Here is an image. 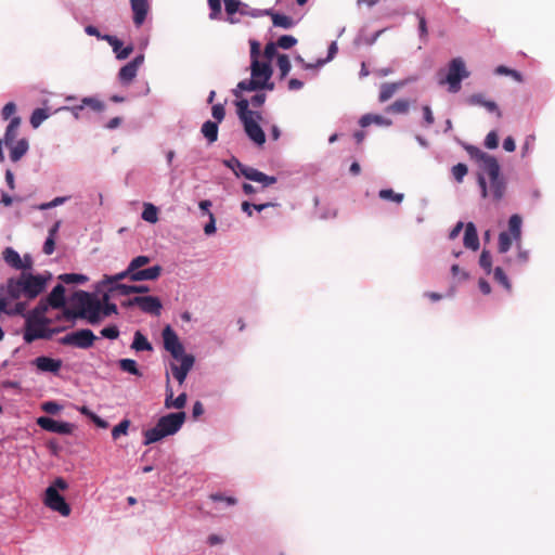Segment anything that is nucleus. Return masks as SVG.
I'll return each mask as SVG.
<instances>
[{"label":"nucleus","instance_id":"22","mask_svg":"<svg viewBox=\"0 0 555 555\" xmlns=\"http://www.w3.org/2000/svg\"><path fill=\"white\" fill-rule=\"evenodd\" d=\"M139 308L145 313L159 315L163 305L158 297L142 296V300Z\"/></svg>","mask_w":555,"mask_h":555},{"label":"nucleus","instance_id":"60","mask_svg":"<svg viewBox=\"0 0 555 555\" xmlns=\"http://www.w3.org/2000/svg\"><path fill=\"white\" fill-rule=\"evenodd\" d=\"M101 335L108 339H116L119 336V330L116 325L107 326L101 331Z\"/></svg>","mask_w":555,"mask_h":555},{"label":"nucleus","instance_id":"10","mask_svg":"<svg viewBox=\"0 0 555 555\" xmlns=\"http://www.w3.org/2000/svg\"><path fill=\"white\" fill-rule=\"evenodd\" d=\"M96 336L89 328H82L70 332L60 339L62 345L74 346L81 349H88L93 346Z\"/></svg>","mask_w":555,"mask_h":555},{"label":"nucleus","instance_id":"58","mask_svg":"<svg viewBox=\"0 0 555 555\" xmlns=\"http://www.w3.org/2000/svg\"><path fill=\"white\" fill-rule=\"evenodd\" d=\"M485 145L487 149L494 150L499 145V139L496 131H490L485 139Z\"/></svg>","mask_w":555,"mask_h":555},{"label":"nucleus","instance_id":"6","mask_svg":"<svg viewBox=\"0 0 555 555\" xmlns=\"http://www.w3.org/2000/svg\"><path fill=\"white\" fill-rule=\"evenodd\" d=\"M21 315L25 319L23 338L26 343H33L42 338H50L54 334V331L49 328L51 320L46 315L39 317L31 312H26V310Z\"/></svg>","mask_w":555,"mask_h":555},{"label":"nucleus","instance_id":"51","mask_svg":"<svg viewBox=\"0 0 555 555\" xmlns=\"http://www.w3.org/2000/svg\"><path fill=\"white\" fill-rule=\"evenodd\" d=\"M479 266L485 270L487 274L491 273L492 270V258L488 250H482L479 258Z\"/></svg>","mask_w":555,"mask_h":555},{"label":"nucleus","instance_id":"30","mask_svg":"<svg viewBox=\"0 0 555 555\" xmlns=\"http://www.w3.org/2000/svg\"><path fill=\"white\" fill-rule=\"evenodd\" d=\"M4 261L13 269L20 270L22 267V257L12 247H7L2 253Z\"/></svg>","mask_w":555,"mask_h":555},{"label":"nucleus","instance_id":"17","mask_svg":"<svg viewBox=\"0 0 555 555\" xmlns=\"http://www.w3.org/2000/svg\"><path fill=\"white\" fill-rule=\"evenodd\" d=\"M416 79H417L416 77H409V78H405V79H402V80H399V81H396V82H385V83H383L380 86V91H379V96H378L379 102L384 103V102L388 101L390 98L393 96V94L398 90L402 89L403 87H405L410 82L415 81Z\"/></svg>","mask_w":555,"mask_h":555},{"label":"nucleus","instance_id":"1","mask_svg":"<svg viewBox=\"0 0 555 555\" xmlns=\"http://www.w3.org/2000/svg\"><path fill=\"white\" fill-rule=\"evenodd\" d=\"M296 44L297 39L294 36L283 35L276 42H268L263 51H261L260 43L255 39H250V79L240 81L233 90L234 95L240 98L244 91H272L274 82L271 80L273 75L271 63L279 53L278 49L287 50Z\"/></svg>","mask_w":555,"mask_h":555},{"label":"nucleus","instance_id":"4","mask_svg":"<svg viewBox=\"0 0 555 555\" xmlns=\"http://www.w3.org/2000/svg\"><path fill=\"white\" fill-rule=\"evenodd\" d=\"M185 413L177 412L162 416L157 424L144 431V444H152L177 434L185 422Z\"/></svg>","mask_w":555,"mask_h":555},{"label":"nucleus","instance_id":"35","mask_svg":"<svg viewBox=\"0 0 555 555\" xmlns=\"http://www.w3.org/2000/svg\"><path fill=\"white\" fill-rule=\"evenodd\" d=\"M131 347L137 351H151L153 349L146 337L140 332L134 333Z\"/></svg>","mask_w":555,"mask_h":555},{"label":"nucleus","instance_id":"20","mask_svg":"<svg viewBox=\"0 0 555 555\" xmlns=\"http://www.w3.org/2000/svg\"><path fill=\"white\" fill-rule=\"evenodd\" d=\"M105 41L112 47L116 59L119 61L126 60L133 51L132 44L122 47V41L118 39L116 36L106 37Z\"/></svg>","mask_w":555,"mask_h":555},{"label":"nucleus","instance_id":"5","mask_svg":"<svg viewBox=\"0 0 555 555\" xmlns=\"http://www.w3.org/2000/svg\"><path fill=\"white\" fill-rule=\"evenodd\" d=\"M68 488L69 485L64 478H55L43 492V505L62 517H68L72 513V507L62 494Z\"/></svg>","mask_w":555,"mask_h":555},{"label":"nucleus","instance_id":"31","mask_svg":"<svg viewBox=\"0 0 555 555\" xmlns=\"http://www.w3.org/2000/svg\"><path fill=\"white\" fill-rule=\"evenodd\" d=\"M203 135L209 143H214L218 139V124L211 120H207L203 124L201 129Z\"/></svg>","mask_w":555,"mask_h":555},{"label":"nucleus","instance_id":"23","mask_svg":"<svg viewBox=\"0 0 555 555\" xmlns=\"http://www.w3.org/2000/svg\"><path fill=\"white\" fill-rule=\"evenodd\" d=\"M463 244L466 248L477 250L480 246L477 229L473 222L465 225Z\"/></svg>","mask_w":555,"mask_h":555},{"label":"nucleus","instance_id":"64","mask_svg":"<svg viewBox=\"0 0 555 555\" xmlns=\"http://www.w3.org/2000/svg\"><path fill=\"white\" fill-rule=\"evenodd\" d=\"M42 410L50 414H56L61 411V405L54 401H47L42 404Z\"/></svg>","mask_w":555,"mask_h":555},{"label":"nucleus","instance_id":"52","mask_svg":"<svg viewBox=\"0 0 555 555\" xmlns=\"http://www.w3.org/2000/svg\"><path fill=\"white\" fill-rule=\"evenodd\" d=\"M535 137L534 134L526 135L522 146H521V157L528 156L534 147Z\"/></svg>","mask_w":555,"mask_h":555},{"label":"nucleus","instance_id":"13","mask_svg":"<svg viewBox=\"0 0 555 555\" xmlns=\"http://www.w3.org/2000/svg\"><path fill=\"white\" fill-rule=\"evenodd\" d=\"M20 125L21 118L17 116H13L5 129L3 138L0 139V163H3L5 160L4 146L11 145L12 143L17 141L16 137Z\"/></svg>","mask_w":555,"mask_h":555},{"label":"nucleus","instance_id":"40","mask_svg":"<svg viewBox=\"0 0 555 555\" xmlns=\"http://www.w3.org/2000/svg\"><path fill=\"white\" fill-rule=\"evenodd\" d=\"M238 13L241 15H247V16H251V17H260V16H264V14H269L270 9H266V10L251 9L248 4L243 3L241 1Z\"/></svg>","mask_w":555,"mask_h":555},{"label":"nucleus","instance_id":"16","mask_svg":"<svg viewBox=\"0 0 555 555\" xmlns=\"http://www.w3.org/2000/svg\"><path fill=\"white\" fill-rule=\"evenodd\" d=\"M144 62V54L137 55L132 61L124 65L118 73L120 82L128 85L130 83L138 74L139 67Z\"/></svg>","mask_w":555,"mask_h":555},{"label":"nucleus","instance_id":"11","mask_svg":"<svg viewBox=\"0 0 555 555\" xmlns=\"http://www.w3.org/2000/svg\"><path fill=\"white\" fill-rule=\"evenodd\" d=\"M164 348L171 354L175 360L183 359V357H191L192 354L185 353L184 346L180 341L177 333L167 325L163 330Z\"/></svg>","mask_w":555,"mask_h":555},{"label":"nucleus","instance_id":"44","mask_svg":"<svg viewBox=\"0 0 555 555\" xmlns=\"http://www.w3.org/2000/svg\"><path fill=\"white\" fill-rule=\"evenodd\" d=\"M451 274L454 283L460 284L464 281H467L469 279L468 271L460 268L459 264H453L451 267Z\"/></svg>","mask_w":555,"mask_h":555},{"label":"nucleus","instance_id":"56","mask_svg":"<svg viewBox=\"0 0 555 555\" xmlns=\"http://www.w3.org/2000/svg\"><path fill=\"white\" fill-rule=\"evenodd\" d=\"M236 105L238 109V116L242 121H244L245 118H248V113H254L253 111L248 109L249 102L247 100H240Z\"/></svg>","mask_w":555,"mask_h":555},{"label":"nucleus","instance_id":"53","mask_svg":"<svg viewBox=\"0 0 555 555\" xmlns=\"http://www.w3.org/2000/svg\"><path fill=\"white\" fill-rule=\"evenodd\" d=\"M467 166L462 163L456 164L455 166L452 167V175L459 183L463 181L464 177L467 175Z\"/></svg>","mask_w":555,"mask_h":555},{"label":"nucleus","instance_id":"55","mask_svg":"<svg viewBox=\"0 0 555 555\" xmlns=\"http://www.w3.org/2000/svg\"><path fill=\"white\" fill-rule=\"evenodd\" d=\"M217 231L216 218L211 211H208V222L204 225V233L208 236L214 235Z\"/></svg>","mask_w":555,"mask_h":555},{"label":"nucleus","instance_id":"19","mask_svg":"<svg viewBox=\"0 0 555 555\" xmlns=\"http://www.w3.org/2000/svg\"><path fill=\"white\" fill-rule=\"evenodd\" d=\"M34 365L40 372H49L56 374L62 367V361L60 359H53L50 357H38L34 360Z\"/></svg>","mask_w":555,"mask_h":555},{"label":"nucleus","instance_id":"33","mask_svg":"<svg viewBox=\"0 0 555 555\" xmlns=\"http://www.w3.org/2000/svg\"><path fill=\"white\" fill-rule=\"evenodd\" d=\"M81 104L89 107L91 111L102 113L105 109V103L96 96H85L81 99Z\"/></svg>","mask_w":555,"mask_h":555},{"label":"nucleus","instance_id":"26","mask_svg":"<svg viewBox=\"0 0 555 555\" xmlns=\"http://www.w3.org/2000/svg\"><path fill=\"white\" fill-rule=\"evenodd\" d=\"M467 103L470 105L483 106L488 112L496 113L498 116L501 117V112L499 111L496 103L490 100H486L485 96L480 93L470 95L467 99Z\"/></svg>","mask_w":555,"mask_h":555},{"label":"nucleus","instance_id":"2","mask_svg":"<svg viewBox=\"0 0 555 555\" xmlns=\"http://www.w3.org/2000/svg\"><path fill=\"white\" fill-rule=\"evenodd\" d=\"M51 279L50 272L38 274L22 272L18 276L10 278L5 284H0V319L3 314L10 317L23 314L27 305L18 299L21 297L28 300L37 298L44 292Z\"/></svg>","mask_w":555,"mask_h":555},{"label":"nucleus","instance_id":"32","mask_svg":"<svg viewBox=\"0 0 555 555\" xmlns=\"http://www.w3.org/2000/svg\"><path fill=\"white\" fill-rule=\"evenodd\" d=\"M141 218L145 222L155 224L158 221V208L152 203H144Z\"/></svg>","mask_w":555,"mask_h":555},{"label":"nucleus","instance_id":"49","mask_svg":"<svg viewBox=\"0 0 555 555\" xmlns=\"http://www.w3.org/2000/svg\"><path fill=\"white\" fill-rule=\"evenodd\" d=\"M494 280L500 283L507 292H511L512 285L507 278V275L504 273L502 268L498 267L494 270Z\"/></svg>","mask_w":555,"mask_h":555},{"label":"nucleus","instance_id":"18","mask_svg":"<svg viewBox=\"0 0 555 555\" xmlns=\"http://www.w3.org/2000/svg\"><path fill=\"white\" fill-rule=\"evenodd\" d=\"M130 7L133 14V24L135 27L142 26L150 12L149 0H130Z\"/></svg>","mask_w":555,"mask_h":555},{"label":"nucleus","instance_id":"25","mask_svg":"<svg viewBox=\"0 0 555 555\" xmlns=\"http://www.w3.org/2000/svg\"><path fill=\"white\" fill-rule=\"evenodd\" d=\"M7 146L10 147V159L13 163L18 162L27 153L29 149L28 141L25 138H22L16 142L12 143L11 145Z\"/></svg>","mask_w":555,"mask_h":555},{"label":"nucleus","instance_id":"12","mask_svg":"<svg viewBox=\"0 0 555 555\" xmlns=\"http://www.w3.org/2000/svg\"><path fill=\"white\" fill-rule=\"evenodd\" d=\"M248 118H245L243 122L244 130L247 137L258 146H261L266 142V134L259 125L261 115L259 113H248Z\"/></svg>","mask_w":555,"mask_h":555},{"label":"nucleus","instance_id":"28","mask_svg":"<svg viewBox=\"0 0 555 555\" xmlns=\"http://www.w3.org/2000/svg\"><path fill=\"white\" fill-rule=\"evenodd\" d=\"M52 308H61L65 305V288L63 285H56L47 297Z\"/></svg>","mask_w":555,"mask_h":555},{"label":"nucleus","instance_id":"36","mask_svg":"<svg viewBox=\"0 0 555 555\" xmlns=\"http://www.w3.org/2000/svg\"><path fill=\"white\" fill-rule=\"evenodd\" d=\"M114 289L118 291L121 295H130L133 293H147L150 291L146 285H126L117 284Z\"/></svg>","mask_w":555,"mask_h":555},{"label":"nucleus","instance_id":"34","mask_svg":"<svg viewBox=\"0 0 555 555\" xmlns=\"http://www.w3.org/2000/svg\"><path fill=\"white\" fill-rule=\"evenodd\" d=\"M274 59H276L280 76L283 79L289 74L292 68L289 57L286 54L278 53Z\"/></svg>","mask_w":555,"mask_h":555},{"label":"nucleus","instance_id":"63","mask_svg":"<svg viewBox=\"0 0 555 555\" xmlns=\"http://www.w3.org/2000/svg\"><path fill=\"white\" fill-rule=\"evenodd\" d=\"M16 106L13 102H9L2 108L1 115L4 120L9 119L15 114Z\"/></svg>","mask_w":555,"mask_h":555},{"label":"nucleus","instance_id":"24","mask_svg":"<svg viewBox=\"0 0 555 555\" xmlns=\"http://www.w3.org/2000/svg\"><path fill=\"white\" fill-rule=\"evenodd\" d=\"M162 274V267L156 264L146 269H141L132 274V282L154 281Z\"/></svg>","mask_w":555,"mask_h":555},{"label":"nucleus","instance_id":"27","mask_svg":"<svg viewBox=\"0 0 555 555\" xmlns=\"http://www.w3.org/2000/svg\"><path fill=\"white\" fill-rule=\"evenodd\" d=\"M359 124L361 127H367L371 124H375L377 126H383V127H389L392 125V120L389 118H386L382 115L365 114L360 118Z\"/></svg>","mask_w":555,"mask_h":555},{"label":"nucleus","instance_id":"15","mask_svg":"<svg viewBox=\"0 0 555 555\" xmlns=\"http://www.w3.org/2000/svg\"><path fill=\"white\" fill-rule=\"evenodd\" d=\"M179 363H170V371L173 375V377L177 379V382L182 385L186 377L189 372L192 370L195 358L193 356L191 357H183V359L177 360Z\"/></svg>","mask_w":555,"mask_h":555},{"label":"nucleus","instance_id":"57","mask_svg":"<svg viewBox=\"0 0 555 555\" xmlns=\"http://www.w3.org/2000/svg\"><path fill=\"white\" fill-rule=\"evenodd\" d=\"M208 5L210 9L209 17L211 20L218 18L221 13V0H208Z\"/></svg>","mask_w":555,"mask_h":555},{"label":"nucleus","instance_id":"21","mask_svg":"<svg viewBox=\"0 0 555 555\" xmlns=\"http://www.w3.org/2000/svg\"><path fill=\"white\" fill-rule=\"evenodd\" d=\"M243 177L246 179L258 182L262 184L263 186H269L271 184H274L276 182V178L272 176H268L255 168L248 167L246 170L243 171Z\"/></svg>","mask_w":555,"mask_h":555},{"label":"nucleus","instance_id":"59","mask_svg":"<svg viewBox=\"0 0 555 555\" xmlns=\"http://www.w3.org/2000/svg\"><path fill=\"white\" fill-rule=\"evenodd\" d=\"M50 306V302L48 301V299H41L39 301V304L30 311L31 313L34 314H37V315H46L48 309H49Z\"/></svg>","mask_w":555,"mask_h":555},{"label":"nucleus","instance_id":"29","mask_svg":"<svg viewBox=\"0 0 555 555\" xmlns=\"http://www.w3.org/2000/svg\"><path fill=\"white\" fill-rule=\"evenodd\" d=\"M268 15L271 16L272 24L275 27L289 29L296 25V22L288 15L275 13L272 10H270V13Z\"/></svg>","mask_w":555,"mask_h":555},{"label":"nucleus","instance_id":"48","mask_svg":"<svg viewBox=\"0 0 555 555\" xmlns=\"http://www.w3.org/2000/svg\"><path fill=\"white\" fill-rule=\"evenodd\" d=\"M117 313V306L115 304L109 302V295H103V310H102V320L111 314Z\"/></svg>","mask_w":555,"mask_h":555},{"label":"nucleus","instance_id":"41","mask_svg":"<svg viewBox=\"0 0 555 555\" xmlns=\"http://www.w3.org/2000/svg\"><path fill=\"white\" fill-rule=\"evenodd\" d=\"M50 114L44 108H37L33 112L30 116V125L36 129L38 128L46 119H48Z\"/></svg>","mask_w":555,"mask_h":555},{"label":"nucleus","instance_id":"45","mask_svg":"<svg viewBox=\"0 0 555 555\" xmlns=\"http://www.w3.org/2000/svg\"><path fill=\"white\" fill-rule=\"evenodd\" d=\"M132 274L133 273H129L128 272V268H127L125 271H122L120 273H117L115 275H104V279L101 282V285L104 286V285H107V284H113V283H116V282H118L120 280H124L126 278H128L130 281H132Z\"/></svg>","mask_w":555,"mask_h":555},{"label":"nucleus","instance_id":"50","mask_svg":"<svg viewBox=\"0 0 555 555\" xmlns=\"http://www.w3.org/2000/svg\"><path fill=\"white\" fill-rule=\"evenodd\" d=\"M129 426H130V421L129 420H124L121 421L118 425H116L113 430H112V437L113 439H118L120 436L122 435H127L128 434V429H129Z\"/></svg>","mask_w":555,"mask_h":555},{"label":"nucleus","instance_id":"7","mask_svg":"<svg viewBox=\"0 0 555 555\" xmlns=\"http://www.w3.org/2000/svg\"><path fill=\"white\" fill-rule=\"evenodd\" d=\"M469 77V72L462 57H454L450 61L446 75L438 74V83L447 85L448 91L457 93L461 90L462 81Z\"/></svg>","mask_w":555,"mask_h":555},{"label":"nucleus","instance_id":"62","mask_svg":"<svg viewBox=\"0 0 555 555\" xmlns=\"http://www.w3.org/2000/svg\"><path fill=\"white\" fill-rule=\"evenodd\" d=\"M211 114H212V117L218 122H220L224 118L225 109L222 104H216L212 106Z\"/></svg>","mask_w":555,"mask_h":555},{"label":"nucleus","instance_id":"8","mask_svg":"<svg viewBox=\"0 0 555 555\" xmlns=\"http://www.w3.org/2000/svg\"><path fill=\"white\" fill-rule=\"evenodd\" d=\"M77 298L80 306V317L89 324L100 323L102 321L103 297L99 298L93 294L79 292Z\"/></svg>","mask_w":555,"mask_h":555},{"label":"nucleus","instance_id":"43","mask_svg":"<svg viewBox=\"0 0 555 555\" xmlns=\"http://www.w3.org/2000/svg\"><path fill=\"white\" fill-rule=\"evenodd\" d=\"M410 103L408 100L400 99L395 101L391 105H389L386 111L390 113L397 114H405L409 112Z\"/></svg>","mask_w":555,"mask_h":555},{"label":"nucleus","instance_id":"9","mask_svg":"<svg viewBox=\"0 0 555 555\" xmlns=\"http://www.w3.org/2000/svg\"><path fill=\"white\" fill-rule=\"evenodd\" d=\"M522 219L519 215H512L508 219V231L499 234V251L506 254L512 244L518 245L521 242Z\"/></svg>","mask_w":555,"mask_h":555},{"label":"nucleus","instance_id":"39","mask_svg":"<svg viewBox=\"0 0 555 555\" xmlns=\"http://www.w3.org/2000/svg\"><path fill=\"white\" fill-rule=\"evenodd\" d=\"M59 279L65 284H83L88 281V276L79 273H64Z\"/></svg>","mask_w":555,"mask_h":555},{"label":"nucleus","instance_id":"42","mask_svg":"<svg viewBox=\"0 0 555 555\" xmlns=\"http://www.w3.org/2000/svg\"><path fill=\"white\" fill-rule=\"evenodd\" d=\"M223 165L230 168L236 177L243 176V171L248 167L244 166L237 158L231 157L223 160Z\"/></svg>","mask_w":555,"mask_h":555},{"label":"nucleus","instance_id":"3","mask_svg":"<svg viewBox=\"0 0 555 555\" xmlns=\"http://www.w3.org/2000/svg\"><path fill=\"white\" fill-rule=\"evenodd\" d=\"M468 152L478 163V185L481 196L492 202L503 199L506 192V183L500 175V165L495 157L482 152L477 147H469Z\"/></svg>","mask_w":555,"mask_h":555},{"label":"nucleus","instance_id":"54","mask_svg":"<svg viewBox=\"0 0 555 555\" xmlns=\"http://www.w3.org/2000/svg\"><path fill=\"white\" fill-rule=\"evenodd\" d=\"M210 499L214 502H220V503L224 504L225 506H233L237 502V500L234 496H227V495L219 494V493L211 494Z\"/></svg>","mask_w":555,"mask_h":555},{"label":"nucleus","instance_id":"38","mask_svg":"<svg viewBox=\"0 0 555 555\" xmlns=\"http://www.w3.org/2000/svg\"><path fill=\"white\" fill-rule=\"evenodd\" d=\"M151 258L149 256H137L134 257L128 264V272L135 273V271H140L144 266L149 264Z\"/></svg>","mask_w":555,"mask_h":555},{"label":"nucleus","instance_id":"46","mask_svg":"<svg viewBox=\"0 0 555 555\" xmlns=\"http://www.w3.org/2000/svg\"><path fill=\"white\" fill-rule=\"evenodd\" d=\"M378 196L382 199L396 202L398 204L401 203L403 201V197H404V195L402 193H396L391 189L380 190L379 193H378Z\"/></svg>","mask_w":555,"mask_h":555},{"label":"nucleus","instance_id":"47","mask_svg":"<svg viewBox=\"0 0 555 555\" xmlns=\"http://www.w3.org/2000/svg\"><path fill=\"white\" fill-rule=\"evenodd\" d=\"M119 366L122 371L128 372L133 375H140V371L138 370L137 362L132 359H121L119 361Z\"/></svg>","mask_w":555,"mask_h":555},{"label":"nucleus","instance_id":"37","mask_svg":"<svg viewBox=\"0 0 555 555\" xmlns=\"http://www.w3.org/2000/svg\"><path fill=\"white\" fill-rule=\"evenodd\" d=\"M225 12L229 15L228 21L231 24L237 23V20L234 17V14L238 13L241 1L240 0H223Z\"/></svg>","mask_w":555,"mask_h":555},{"label":"nucleus","instance_id":"14","mask_svg":"<svg viewBox=\"0 0 555 555\" xmlns=\"http://www.w3.org/2000/svg\"><path fill=\"white\" fill-rule=\"evenodd\" d=\"M37 424L44 430L62 435H69L73 431V424L56 421L51 417L41 416L37 420Z\"/></svg>","mask_w":555,"mask_h":555},{"label":"nucleus","instance_id":"61","mask_svg":"<svg viewBox=\"0 0 555 555\" xmlns=\"http://www.w3.org/2000/svg\"><path fill=\"white\" fill-rule=\"evenodd\" d=\"M338 51V47H337V43L335 41H333L330 47H328V53H327V57L324 59V60H318V66H323L324 64H326L327 62H330L331 60L334 59V56L336 55Z\"/></svg>","mask_w":555,"mask_h":555}]
</instances>
